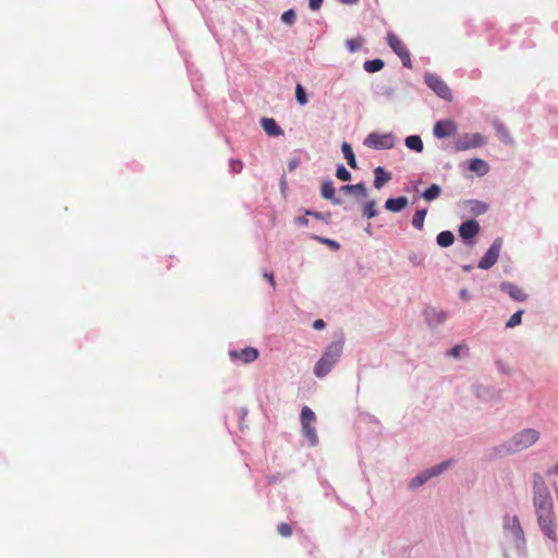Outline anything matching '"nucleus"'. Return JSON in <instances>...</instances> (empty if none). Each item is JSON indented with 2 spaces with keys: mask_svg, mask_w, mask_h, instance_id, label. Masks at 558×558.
Returning <instances> with one entry per match:
<instances>
[{
  "mask_svg": "<svg viewBox=\"0 0 558 558\" xmlns=\"http://www.w3.org/2000/svg\"><path fill=\"white\" fill-rule=\"evenodd\" d=\"M426 85L433 89L440 98L451 101L452 94L448 85L436 74L426 73L424 76Z\"/></svg>",
  "mask_w": 558,
  "mask_h": 558,
  "instance_id": "7",
  "label": "nucleus"
},
{
  "mask_svg": "<svg viewBox=\"0 0 558 558\" xmlns=\"http://www.w3.org/2000/svg\"><path fill=\"white\" fill-rule=\"evenodd\" d=\"M427 214V209H418L415 211L413 218H412V226L417 229L422 230L424 228V220Z\"/></svg>",
  "mask_w": 558,
  "mask_h": 558,
  "instance_id": "26",
  "label": "nucleus"
},
{
  "mask_svg": "<svg viewBox=\"0 0 558 558\" xmlns=\"http://www.w3.org/2000/svg\"><path fill=\"white\" fill-rule=\"evenodd\" d=\"M343 349V342L342 341H335L330 343L320 360L316 363L314 367V374L322 378L326 376L333 365L338 362Z\"/></svg>",
  "mask_w": 558,
  "mask_h": 558,
  "instance_id": "1",
  "label": "nucleus"
},
{
  "mask_svg": "<svg viewBox=\"0 0 558 558\" xmlns=\"http://www.w3.org/2000/svg\"><path fill=\"white\" fill-rule=\"evenodd\" d=\"M296 15L294 10L289 9L288 11L283 12L281 15V21L288 25H292L295 22Z\"/></svg>",
  "mask_w": 558,
  "mask_h": 558,
  "instance_id": "35",
  "label": "nucleus"
},
{
  "mask_svg": "<svg viewBox=\"0 0 558 558\" xmlns=\"http://www.w3.org/2000/svg\"><path fill=\"white\" fill-rule=\"evenodd\" d=\"M316 422L315 413L308 408L303 407L301 411V424L304 436L311 442V445H316L318 441L316 429L314 427V423Z\"/></svg>",
  "mask_w": 558,
  "mask_h": 558,
  "instance_id": "5",
  "label": "nucleus"
},
{
  "mask_svg": "<svg viewBox=\"0 0 558 558\" xmlns=\"http://www.w3.org/2000/svg\"><path fill=\"white\" fill-rule=\"evenodd\" d=\"M500 290L518 302H524L527 299V294L523 289L511 282H502L500 284Z\"/></svg>",
  "mask_w": 558,
  "mask_h": 558,
  "instance_id": "15",
  "label": "nucleus"
},
{
  "mask_svg": "<svg viewBox=\"0 0 558 558\" xmlns=\"http://www.w3.org/2000/svg\"><path fill=\"white\" fill-rule=\"evenodd\" d=\"M522 315H523V310L517 311L514 314H512L510 316V318L506 323V327L507 328H514L515 326L520 325L521 320H522Z\"/></svg>",
  "mask_w": 558,
  "mask_h": 558,
  "instance_id": "31",
  "label": "nucleus"
},
{
  "mask_svg": "<svg viewBox=\"0 0 558 558\" xmlns=\"http://www.w3.org/2000/svg\"><path fill=\"white\" fill-rule=\"evenodd\" d=\"M364 43V38L359 36L355 38H349L345 40V47L350 52H356L361 49L362 45Z\"/></svg>",
  "mask_w": 558,
  "mask_h": 558,
  "instance_id": "30",
  "label": "nucleus"
},
{
  "mask_svg": "<svg viewBox=\"0 0 558 558\" xmlns=\"http://www.w3.org/2000/svg\"><path fill=\"white\" fill-rule=\"evenodd\" d=\"M296 222L299 225H302V226H307L308 225V219L306 217H304V216L303 217H298L296 218Z\"/></svg>",
  "mask_w": 558,
  "mask_h": 558,
  "instance_id": "42",
  "label": "nucleus"
},
{
  "mask_svg": "<svg viewBox=\"0 0 558 558\" xmlns=\"http://www.w3.org/2000/svg\"><path fill=\"white\" fill-rule=\"evenodd\" d=\"M277 531L282 537H290L292 535L291 525L284 522L278 525Z\"/></svg>",
  "mask_w": 558,
  "mask_h": 558,
  "instance_id": "36",
  "label": "nucleus"
},
{
  "mask_svg": "<svg viewBox=\"0 0 558 558\" xmlns=\"http://www.w3.org/2000/svg\"><path fill=\"white\" fill-rule=\"evenodd\" d=\"M320 193L324 198L330 199L336 205L341 203L340 199L335 198V187L331 181L323 182Z\"/></svg>",
  "mask_w": 558,
  "mask_h": 558,
  "instance_id": "20",
  "label": "nucleus"
},
{
  "mask_svg": "<svg viewBox=\"0 0 558 558\" xmlns=\"http://www.w3.org/2000/svg\"><path fill=\"white\" fill-rule=\"evenodd\" d=\"M295 96L300 105H305L307 102L305 89L301 84H296L295 86Z\"/></svg>",
  "mask_w": 558,
  "mask_h": 558,
  "instance_id": "33",
  "label": "nucleus"
},
{
  "mask_svg": "<svg viewBox=\"0 0 558 558\" xmlns=\"http://www.w3.org/2000/svg\"><path fill=\"white\" fill-rule=\"evenodd\" d=\"M232 167H233V170L238 172V171H240V170H241V168H242V162H241L240 160L234 161V162L232 163Z\"/></svg>",
  "mask_w": 558,
  "mask_h": 558,
  "instance_id": "44",
  "label": "nucleus"
},
{
  "mask_svg": "<svg viewBox=\"0 0 558 558\" xmlns=\"http://www.w3.org/2000/svg\"><path fill=\"white\" fill-rule=\"evenodd\" d=\"M449 464H450V462L446 461V462H442L438 465L432 466L430 469L420 473L411 481L410 486L412 488H416V487L423 485L427 480L442 473L444 470H446L449 466Z\"/></svg>",
  "mask_w": 558,
  "mask_h": 558,
  "instance_id": "11",
  "label": "nucleus"
},
{
  "mask_svg": "<svg viewBox=\"0 0 558 558\" xmlns=\"http://www.w3.org/2000/svg\"><path fill=\"white\" fill-rule=\"evenodd\" d=\"M541 433L535 428H524L514 434L504 446L508 452H519L538 441Z\"/></svg>",
  "mask_w": 558,
  "mask_h": 558,
  "instance_id": "2",
  "label": "nucleus"
},
{
  "mask_svg": "<svg viewBox=\"0 0 558 558\" xmlns=\"http://www.w3.org/2000/svg\"><path fill=\"white\" fill-rule=\"evenodd\" d=\"M547 485L543 478V476L539 473L533 474V494L534 493H541V492H547Z\"/></svg>",
  "mask_w": 558,
  "mask_h": 558,
  "instance_id": "28",
  "label": "nucleus"
},
{
  "mask_svg": "<svg viewBox=\"0 0 558 558\" xmlns=\"http://www.w3.org/2000/svg\"><path fill=\"white\" fill-rule=\"evenodd\" d=\"M374 186L377 190L381 189L388 181L391 180V174L389 172H386L381 167H377L374 170Z\"/></svg>",
  "mask_w": 558,
  "mask_h": 558,
  "instance_id": "19",
  "label": "nucleus"
},
{
  "mask_svg": "<svg viewBox=\"0 0 558 558\" xmlns=\"http://www.w3.org/2000/svg\"><path fill=\"white\" fill-rule=\"evenodd\" d=\"M341 191L345 194L348 193H359L362 197L366 196V187L363 183L352 184V185H343Z\"/></svg>",
  "mask_w": 558,
  "mask_h": 558,
  "instance_id": "29",
  "label": "nucleus"
},
{
  "mask_svg": "<svg viewBox=\"0 0 558 558\" xmlns=\"http://www.w3.org/2000/svg\"><path fill=\"white\" fill-rule=\"evenodd\" d=\"M441 193V189L437 184H432L428 189L423 192V198L427 202L436 199Z\"/></svg>",
  "mask_w": 558,
  "mask_h": 558,
  "instance_id": "27",
  "label": "nucleus"
},
{
  "mask_svg": "<svg viewBox=\"0 0 558 558\" xmlns=\"http://www.w3.org/2000/svg\"><path fill=\"white\" fill-rule=\"evenodd\" d=\"M385 63L381 59H373L364 62L363 68L368 73H375L384 68Z\"/></svg>",
  "mask_w": 558,
  "mask_h": 558,
  "instance_id": "24",
  "label": "nucleus"
},
{
  "mask_svg": "<svg viewBox=\"0 0 558 558\" xmlns=\"http://www.w3.org/2000/svg\"><path fill=\"white\" fill-rule=\"evenodd\" d=\"M463 349L462 345L458 344V345H454L449 352L448 354L452 357H459L460 356V353H461V350Z\"/></svg>",
  "mask_w": 558,
  "mask_h": 558,
  "instance_id": "38",
  "label": "nucleus"
},
{
  "mask_svg": "<svg viewBox=\"0 0 558 558\" xmlns=\"http://www.w3.org/2000/svg\"><path fill=\"white\" fill-rule=\"evenodd\" d=\"M502 241L501 239H496L490 247L487 250L485 255L478 262V267L481 269H489L492 266L496 264L498 260L500 251H501Z\"/></svg>",
  "mask_w": 558,
  "mask_h": 558,
  "instance_id": "10",
  "label": "nucleus"
},
{
  "mask_svg": "<svg viewBox=\"0 0 558 558\" xmlns=\"http://www.w3.org/2000/svg\"><path fill=\"white\" fill-rule=\"evenodd\" d=\"M336 177L341 181H350L351 173L345 169L343 165L337 167Z\"/></svg>",
  "mask_w": 558,
  "mask_h": 558,
  "instance_id": "34",
  "label": "nucleus"
},
{
  "mask_svg": "<svg viewBox=\"0 0 558 558\" xmlns=\"http://www.w3.org/2000/svg\"><path fill=\"white\" fill-rule=\"evenodd\" d=\"M342 4H356L359 0H339Z\"/></svg>",
  "mask_w": 558,
  "mask_h": 558,
  "instance_id": "47",
  "label": "nucleus"
},
{
  "mask_svg": "<svg viewBox=\"0 0 558 558\" xmlns=\"http://www.w3.org/2000/svg\"><path fill=\"white\" fill-rule=\"evenodd\" d=\"M408 205V198L400 196L397 198H388L385 203V208L392 213H399L404 209Z\"/></svg>",
  "mask_w": 558,
  "mask_h": 558,
  "instance_id": "17",
  "label": "nucleus"
},
{
  "mask_svg": "<svg viewBox=\"0 0 558 558\" xmlns=\"http://www.w3.org/2000/svg\"><path fill=\"white\" fill-rule=\"evenodd\" d=\"M259 353L258 350L252 347H247L240 351H231L230 356L232 360L241 361L243 363H251L257 360Z\"/></svg>",
  "mask_w": 558,
  "mask_h": 558,
  "instance_id": "14",
  "label": "nucleus"
},
{
  "mask_svg": "<svg viewBox=\"0 0 558 558\" xmlns=\"http://www.w3.org/2000/svg\"><path fill=\"white\" fill-rule=\"evenodd\" d=\"M497 132L502 136L504 138L508 137L507 130L502 125L497 126Z\"/></svg>",
  "mask_w": 558,
  "mask_h": 558,
  "instance_id": "41",
  "label": "nucleus"
},
{
  "mask_svg": "<svg viewBox=\"0 0 558 558\" xmlns=\"http://www.w3.org/2000/svg\"><path fill=\"white\" fill-rule=\"evenodd\" d=\"M313 327H314L315 329H322V328H324V327H325V323H324V320H323V319H316V320L314 322V324H313Z\"/></svg>",
  "mask_w": 558,
  "mask_h": 558,
  "instance_id": "40",
  "label": "nucleus"
},
{
  "mask_svg": "<svg viewBox=\"0 0 558 558\" xmlns=\"http://www.w3.org/2000/svg\"><path fill=\"white\" fill-rule=\"evenodd\" d=\"M457 123L451 119L439 120L433 128V134L437 138H446L456 135Z\"/></svg>",
  "mask_w": 558,
  "mask_h": 558,
  "instance_id": "12",
  "label": "nucleus"
},
{
  "mask_svg": "<svg viewBox=\"0 0 558 558\" xmlns=\"http://www.w3.org/2000/svg\"><path fill=\"white\" fill-rule=\"evenodd\" d=\"M486 144V137L481 133H465L462 134L454 142V149L457 151L468 150L472 148L482 147Z\"/></svg>",
  "mask_w": 558,
  "mask_h": 558,
  "instance_id": "6",
  "label": "nucleus"
},
{
  "mask_svg": "<svg viewBox=\"0 0 558 558\" xmlns=\"http://www.w3.org/2000/svg\"><path fill=\"white\" fill-rule=\"evenodd\" d=\"M341 150L343 153V156H344L348 165L352 169H356L357 168L356 159H355V155L353 153V149H352L351 145L349 143H347V142H343L342 145H341Z\"/></svg>",
  "mask_w": 558,
  "mask_h": 558,
  "instance_id": "21",
  "label": "nucleus"
},
{
  "mask_svg": "<svg viewBox=\"0 0 558 558\" xmlns=\"http://www.w3.org/2000/svg\"><path fill=\"white\" fill-rule=\"evenodd\" d=\"M460 296H461V299H463V300H468V298H469V292H468V290H465V289L461 290V291H460Z\"/></svg>",
  "mask_w": 558,
  "mask_h": 558,
  "instance_id": "46",
  "label": "nucleus"
},
{
  "mask_svg": "<svg viewBox=\"0 0 558 558\" xmlns=\"http://www.w3.org/2000/svg\"><path fill=\"white\" fill-rule=\"evenodd\" d=\"M533 505L535 508V512L554 509L553 498L549 490L544 493H534Z\"/></svg>",
  "mask_w": 558,
  "mask_h": 558,
  "instance_id": "13",
  "label": "nucleus"
},
{
  "mask_svg": "<svg viewBox=\"0 0 558 558\" xmlns=\"http://www.w3.org/2000/svg\"><path fill=\"white\" fill-rule=\"evenodd\" d=\"M306 215H311V216H314L317 219H322V215L319 213H314V211H311V210H306Z\"/></svg>",
  "mask_w": 558,
  "mask_h": 558,
  "instance_id": "48",
  "label": "nucleus"
},
{
  "mask_svg": "<svg viewBox=\"0 0 558 558\" xmlns=\"http://www.w3.org/2000/svg\"><path fill=\"white\" fill-rule=\"evenodd\" d=\"M480 231V226L475 220H468L459 228V234L464 240L474 238Z\"/></svg>",
  "mask_w": 558,
  "mask_h": 558,
  "instance_id": "16",
  "label": "nucleus"
},
{
  "mask_svg": "<svg viewBox=\"0 0 558 558\" xmlns=\"http://www.w3.org/2000/svg\"><path fill=\"white\" fill-rule=\"evenodd\" d=\"M548 474H549V475H553V474H554V475H556V474H558V462H557V463H556V464H555L550 470H548Z\"/></svg>",
  "mask_w": 558,
  "mask_h": 558,
  "instance_id": "45",
  "label": "nucleus"
},
{
  "mask_svg": "<svg viewBox=\"0 0 558 558\" xmlns=\"http://www.w3.org/2000/svg\"><path fill=\"white\" fill-rule=\"evenodd\" d=\"M405 145L408 148L415 150L416 153L423 151V141L418 135H410L405 138Z\"/></svg>",
  "mask_w": 558,
  "mask_h": 558,
  "instance_id": "22",
  "label": "nucleus"
},
{
  "mask_svg": "<svg viewBox=\"0 0 558 558\" xmlns=\"http://www.w3.org/2000/svg\"><path fill=\"white\" fill-rule=\"evenodd\" d=\"M437 244L441 247H448L450 246L453 241H454V235L452 234L451 231H441L438 235H437Z\"/></svg>",
  "mask_w": 558,
  "mask_h": 558,
  "instance_id": "23",
  "label": "nucleus"
},
{
  "mask_svg": "<svg viewBox=\"0 0 558 558\" xmlns=\"http://www.w3.org/2000/svg\"><path fill=\"white\" fill-rule=\"evenodd\" d=\"M504 527L507 539L512 543L515 549L523 550L525 547V537L518 517L507 514L504 519Z\"/></svg>",
  "mask_w": 558,
  "mask_h": 558,
  "instance_id": "3",
  "label": "nucleus"
},
{
  "mask_svg": "<svg viewBox=\"0 0 558 558\" xmlns=\"http://www.w3.org/2000/svg\"><path fill=\"white\" fill-rule=\"evenodd\" d=\"M376 202L375 201H369L365 204L364 208H363V215L365 217H367L368 219L373 218L376 216L377 211H376Z\"/></svg>",
  "mask_w": 558,
  "mask_h": 558,
  "instance_id": "32",
  "label": "nucleus"
},
{
  "mask_svg": "<svg viewBox=\"0 0 558 558\" xmlns=\"http://www.w3.org/2000/svg\"><path fill=\"white\" fill-rule=\"evenodd\" d=\"M469 169L473 172L486 174L488 172L487 163L482 159H472Z\"/></svg>",
  "mask_w": 558,
  "mask_h": 558,
  "instance_id": "25",
  "label": "nucleus"
},
{
  "mask_svg": "<svg viewBox=\"0 0 558 558\" xmlns=\"http://www.w3.org/2000/svg\"><path fill=\"white\" fill-rule=\"evenodd\" d=\"M445 319H446V315L441 314L440 320H445Z\"/></svg>",
  "mask_w": 558,
  "mask_h": 558,
  "instance_id": "49",
  "label": "nucleus"
},
{
  "mask_svg": "<svg viewBox=\"0 0 558 558\" xmlns=\"http://www.w3.org/2000/svg\"><path fill=\"white\" fill-rule=\"evenodd\" d=\"M299 165V161L296 159H293L289 162V170L293 171Z\"/></svg>",
  "mask_w": 558,
  "mask_h": 558,
  "instance_id": "43",
  "label": "nucleus"
},
{
  "mask_svg": "<svg viewBox=\"0 0 558 558\" xmlns=\"http://www.w3.org/2000/svg\"><path fill=\"white\" fill-rule=\"evenodd\" d=\"M542 532L553 542H557L556 515L554 509L535 512Z\"/></svg>",
  "mask_w": 558,
  "mask_h": 558,
  "instance_id": "4",
  "label": "nucleus"
},
{
  "mask_svg": "<svg viewBox=\"0 0 558 558\" xmlns=\"http://www.w3.org/2000/svg\"><path fill=\"white\" fill-rule=\"evenodd\" d=\"M264 277L269 281L272 290H275V287H276V282H275V277H274V274L270 272V274H265Z\"/></svg>",
  "mask_w": 558,
  "mask_h": 558,
  "instance_id": "39",
  "label": "nucleus"
},
{
  "mask_svg": "<svg viewBox=\"0 0 558 558\" xmlns=\"http://www.w3.org/2000/svg\"><path fill=\"white\" fill-rule=\"evenodd\" d=\"M323 2H324V0H310L308 1V7H310L311 10L317 11V10L320 9Z\"/></svg>",
  "mask_w": 558,
  "mask_h": 558,
  "instance_id": "37",
  "label": "nucleus"
},
{
  "mask_svg": "<svg viewBox=\"0 0 558 558\" xmlns=\"http://www.w3.org/2000/svg\"><path fill=\"white\" fill-rule=\"evenodd\" d=\"M264 131L270 136H279L283 132L272 118H264L260 121Z\"/></svg>",
  "mask_w": 558,
  "mask_h": 558,
  "instance_id": "18",
  "label": "nucleus"
},
{
  "mask_svg": "<svg viewBox=\"0 0 558 558\" xmlns=\"http://www.w3.org/2000/svg\"><path fill=\"white\" fill-rule=\"evenodd\" d=\"M387 43H388L389 47L395 51V53H397L398 57L401 59L403 66L411 69L412 62H411L410 52L407 49V47L404 46V44L402 43V40L396 34L388 33L387 34Z\"/></svg>",
  "mask_w": 558,
  "mask_h": 558,
  "instance_id": "8",
  "label": "nucleus"
},
{
  "mask_svg": "<svg viewBox=\"0 0 558 558\" xmlns=\"http://www.w3.org/2000/svg\"><path fill=\"white\" fill-rule=\"evenodd\" d=\"M364 145L375 149H390L395 146V141L390 134L371 133L365 138Z\"/></svg>",
  "mask_w": 558,
  "mask_h": 558,
  "instance_id": "9",
  "label": "nucleus"
}]
</instances>
